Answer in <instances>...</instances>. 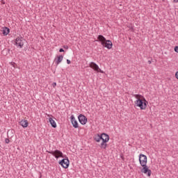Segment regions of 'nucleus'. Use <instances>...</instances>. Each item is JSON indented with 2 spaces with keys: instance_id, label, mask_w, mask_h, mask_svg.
Returning <instances> with one entry per match:
<instances>
[{
  "instance_id": "nucleus-1",
  "label": "nucleus",
  "mask_w": 178,
  "mask_h": 178,
  "mask_svg": "<svg viewBox=\"0 0 178 178\" xmlns=\"http://www.w3.org/2000/svg\"><path fill=\"white\" fill-rule=\"evenodd\" d=\"M139 162L140 165L143 167L140 170L141 173H144L147 177H151L152 171L147 165V159L145 154H140L139 155Z\"/></svg>"
},
{
  "instance_id": "nucleus-2",
  "label": "nucleus",
  "mask_w": 178,
  "mask_h": 178,
  "mask_svg": "<svg viewBox=\"0 0 178 178\" xmlns=\"http://www.w3.org/2000/svg\"><path fill=\"white\" fill-rule=\"evenodd\" d=\"M93 140L97 143H99L101 140H102V143L100 145V147L104 149H106V147H108V141H109V135L108 134H97L93 136Z\"/></svg>"
},
{
  "instance_id": "nucleus-3",
  "label": "nucleus",
  "mask_w": 178,
  "mask_h": 178,
  "mask_svg": "<svg viewBox=\"0 0 178 178\" xmlns=\"http://www.w3.org/2000/svg\"><path fill=\"white\" fill-rule=\"evenodd\" d=\"M147 104L148 102L145 100V98L143 100L141 99H138L136 101H135V106H138L141 111L147 109Z\"/></svg>"
},
{
  "instance_id": "nucleus-4",
  "label": "nucleus",
  "mask_w": 178,
  "mask_h": 178,
  "mask_svg": "<svg viewBox=\"0 0 178 178\" xmlns=\"http://www.w3.org/2000/svg\"><path fill=\"white\" fill-rule=\"evenodd\" d=\"M47 152L53 155L56 159H59V158H65L63 153L60 150L56 149L55 151H47Z\"/></svg>"
},
{
  "instance_id": "nucleus-5",
  "label": "nucleus",
  "mask_w": 178,
  "mask_h": 178,
  "mask_svg": "<svg viewBox=\"0 0 178 178\" xmlns=\"http://www.w3.org/2000/svg\"><path fill=\"white\" fill-rule=\"evenodd\" d=\"M58 163L64 169H67V168H69V165H70V161H69V159L67 157L66 159H63L61 161L58 162Z\"/></svg>"
},
{
  "instance_id": "nucleus-6",
  "label": "nucleus",
  "mask_w": 178,
  "mask_h": 178,
  "mask_svg": "<svg viewBox=\"0 0 178 178\" xmlns=\"http://www.w3.org/2000/svg\"><path fill=\"white\" fill-rule=\"evenodd\" d=\"M89 66L90 67H91V69H93V70H95V72H97L99 73H104V71H102L99 67L98 66V65H97V63L94 62H91Z\"/></svg>"
},
{
  "instance_id": "nucleus-7",
  "label": "nucleus",
  "mask_w": 178,
  "mask_h": 178,
  "mask_svg": "<svg viewBox=\"0 0 178 178\" xmlns=\"http://www.w3.org/2000/svg\"><path fill=\"white\" fill-rule=\"evenodd\" d=\"M24 39L22 37H17L15 40V44L17 47H19L20 48H23L24 45V42H23Z\"/></svg>"
},
{
  "instance_id": "nucleus-8",
  "label": "nucleus",
  "mask_w": 178,
  "mask_h": 178,
  "mask_svg": "<svg viewBox=\"0 0 178 178\" xmlns=\"http://www.w3.org/2000/svg\"><path fill=\"white\" fill-rule=\"evenodd\" d=\"M79 122L81 123V124H86L87 123V117L83 114H80L78 116Z\"/></svg>"
},
{
  "instance_id": "nucleus-9",
  "label": "nucleus",
  "mask_w": 178,
  "mask_h": 178,
  "mask_svg": "<svg viewBox=\"0 0 178 178\" xmlns=\"http://www.w3.org/2000/svg\"><path fill=\"white\" fill-rule=\"evenodd\" d=\"M102 45L103 47H105V48H107V49H112V47H113V44L112 43V41L109 40L102 43Z\"/></svg>"
},
{
  "instance_id": "nucleus-10",
  "label": "nucleus",
  "mask_w": 178,
  "mask_h": 178,
  "mask_svg": "<svg viewBox=\"0 0 178 178\" xmlns=\"http://www.w3.org/2000/svg\"><path fill=\"white\" fill-rule=\"evenodd\" d=\"M70 119H71V122L72 123L73 127H74V129H78L79 123L77 122V120H76V118H74V115H71Z\"/></svg>"
},
{
  "instance_id": "nucleus-11",
  "label": "nucleus",
  "mask_w": 178,
  "mask_h": 178,
  "mask_svg": "<svg viewBox=\"0 0 178 178\" xmlns=\"http://www.w3.org/2000/svg\"><path fill=\"white\" fill-rule=\"evenodd\" d=\"M97 40L101 42L102 45L107 41L106 38H105V37H104V35H99L97 37Z\"/></svg>"
},
{
  "instance_id": "nucleus-12",
  "label": "nucleus",
  "mask_w": 178,
  "mask_h": 178,
  "mask_svg": "<svg viewBox=\"0 0 178 178\" xmlns=\"http://www.w3.org/2000/svg\"><path fill=\"white\" fill-rule=\"evenodd\" d=\"M62 60H63V56L60 55V56H58L57 58H55L54 62L56 65H59V63H60V62H62Z\"/></svg>"
},
{
  "instance_id": "nucleus-13",
  "label": "nucleus",
  "mask_w": 178,
  "mask_h": 178,
  "mask_svg": "<svg viewBox=\"0 0 178 178\" xmlns=\"http://www.w3.org/2000/svg\"><path fill=\"white\" fill-rule=\"evenodd\" d=\"M19 123L22 127H27V126H29V121H27V120H22Z\"/></svg>"
},
{
  "instance_id": "nucleus-14",
  "label": "nucleus",
  "mask_w": 178,
  "mask_h": 178,
  "mask_svg": "<svg viewBox=\"0 0 178 178\" xmlns=\"http://www.w3.org/2000/svg\"><path fill=\"white\" fill-rule=\"evenodd\" d=\"M3 35H8V34H9V33H10V29H9V28L8 27H4L3 28Z\"/></svg>"
},
{
  "instance_id": "nucleus-15",
  "label": "nucleus",
  "mask_w": 178,
  "mask_h": 178,
  "mask_svg": "<svg viewBox=\"0 0 178 178\" xmlns=\"http://www.w3.org/2000/svg\"><path fill=\"white\" fill-rule=\"evenodd\" d=\"M49 122L51 124V125L55 129L56 128V122H55V120H54V119H52V118H50L49 119Z\"/></svg>"
},
{
  "instance_id": "nucleus-16",
  "label": "nucleus",
  "mask_w": 178,
  "mask_h": 178,
  "mask_svg": "<svg viewBox=\"0 0 178 178\" xmlns=\"http://www.w3.org/2000/svg\"><path fill=\"white\" fill-rule=\"evenodd\" d=\"M7 134H15V130L9 129L7 132Z\"/></svg>"
},
{
  "instance_id": "nucleus-17",
  "label": "nucleus",
  "mask_w": 178,
  "mask_h": 178,
  "mask_svg": "<svg viewBox=\"0 0 178 178\" xmlns=\"http://www.w3.org/2000/svg\"><path fill=\"white\" fill-rule=\"evenodd\" d=\"M134 97H135V98H136L138 99H140V98H141V97H143V96H141L140 95H135Z\"/></svg>"
},
{
  "instance_id": "nucleus-18",
  "label": "nucleus",
  "mask_w": 178,
  "mask_h": 178,
  "mask_svg": "<svg viewBox=\"0 0 178 178\" xmlns=\"http://www.w3.org/2000/svg\"><path fill=\"white\" fill-rule=\"evenodd\" d=\"M10 142V140H9V138H6L5 139V143H6V144H9Z\"/></svg>"
},
{
  "instance_id": "nucleus-19",
  "label": "nucleus",
  "mask_w": 178,
  "mask_h": 178,
  "mask_svg": "<svg viewBox=\"0 0 178 178\" xmlns=\"http://www.w3.org/2000/svg\"><path fill=\"white\" fill-rule=\"evenodd\" d=\"M174 51H175L176 52H177L178 54V46H176L174 49Z\"/></svg>"
},
{
  "instance_id": "nucleus-20",
  "label": "nucleus",
  "mask_w": 178,
  "mask_h": 178,
  "mask_svg": "<svg viewBox=\"0 0 178 178\" xmlns=\"http://www.w3.org/2000/svg\"><path fill=\"white\" fill-rule=\"evenodd\" d=\"M67 65H70V63H72V62L70 61V60L67 59Z\"/></svg>"
},
{
  "instance_id": "nucleus-21",
  "label": "nucleus",
  "mask_w": 178,
  "mask_h": 178,
  "mask_svg": "<svg viewBox=\"0 0 178 178\" xmlns=\"http://www.w3.org/2000/svg\"><path fill=\"white\" fill-rule=\"evenodd\" d=\"M52 86L54 87V88H55L56 87V83H53Z\"/></svg>"
},
{
  "instance_id": "nucleus-22",
  "label": "nucleus",
  "mask_w": 178,
  "mask_h": 178,
  "mask_svg": "<svg viewBox=\"0 0 178 178\" xmlns=\"http://www.w3.org/2000/svg\"><path fill=\"white\" fill-rule=\"evenodd\" d=\"M59 52H65V50L63 48H60L59 49Z\"/></svg>"
},
{
  "instance_id": "nucleus-23",
  "label": "nucleus",
  "mask_w": 178,
  "mask_h": 178,
  "mask_svg": "<svg viewBox=\"0 0 178 178\" xmlns=\"http://www.w3.org/2000/svg\"><path fill=\"white\" fill-rule=\"evenodd\" d=\"M175 77L178 80V71L175 73Z\"/></svg>"
},
{
  "instance_id": "nucleus-24",
  "label": "nucleus",
  "mask_w": 178,
  "mask_h": 178,
  "mask_svg": "<svg viewBox=\"0 0 178 178\" xmlns=\"http://www.w3.org/2000/svg\"><path fill=\"white\" fill-rule=\"evenodd\" d=\"M148 63H149V65H151V63H152V61H151V60H149Z\"/></svg>"
},
{
  "instance_id": "nucleus-25",
  "label": "nucleus",
  "mask_w": 178,
  "mask_h": 178,
  "mask_svg": "<svg viewBox=\"0 0 178 178\" xmlns=\"http://www.w3.org/2000/svg\"><path fill=\"white\" fill-rule=\"evenodd\" d=\"M173 2H174L175 3H177L178 0H173Z\"/></svg>"
},
{
  "instance_id": "nucleus-26",
  "label": "nucleus",
  "mask_w": 178,
  "mask_h": 178,
  "mask_svg": "<svg viewBox=\"0 0 178 178\" xmlns=\"http://www.w3.org/2000/svg\"><path fill=\"white\" fill-rule=\"evenodd\" d=\"M64 48H67V46H64Z\"/></svg>"
},
{
  "instance_id": "nucleus-27",
  "label": "nucleus",
  "mask_w": 178,
  "mask_h": 178,
  "mask_svg": "<svg viewBox=\"0 0 178 178\" xmlns=\"http://www.w3.org/2000/svg\"><path fill=\"white\" fill-rule=\"evenodd\" d=\"M2 3H3V4H5L4 1H2Z\"/></svg>"
},
{
  "instance_id": "nucleus-28",
  "label": "nucleus",
  "mask_w": 178,
  "mask_h": 178,
  "mask_svg": "<svg viewBox=\"0 0 178 178\" xmlns=\"http://www.w3.org/2000/svg\"><path fill=\"white\" fill-rule=\"evenodd\" d=\"M102 134H106V133H102Z\"/></svg>"
}]
</instances>
